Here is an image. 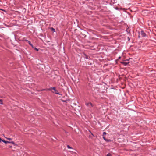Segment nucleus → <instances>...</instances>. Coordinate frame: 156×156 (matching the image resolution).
<instances>
[{"label":"nucleus","instance_id":"nucleus-8","mask_svg":"<svg viewBox=\"0 0 156 156\" xmlns=\"http://www.w3.org/2000/svg\"><path fill=\"white\" fill-rule=\"evenodd\" d=\"M67 147L69 149H73L72 147H71L69 145H67Z\"/></svg>","mask_w":156,"mask_h":156},{"label":"nucleus","instance_id":"nucleus-1","mask_svg":"<svg viewBox=\"0 0 156 156\" xmlns=\"http://www.w3.org/2000/svg\"><path fill=\"white\" fill-rule=\"evenodd\" d=\"M86 105L89 108V110L94 106V105L90 102L86 103Z\"/></svg>","mask_w":156,"mask_h":156},{"label":"nucleus","instance_id":"nucleus-17","mask_svg":"<svg viewBox=\"0 0 156 156\" xmlns=\"http://www.w3.org/2000/svg\"><path fill=\"white\" fill-rule=\"evenodd\" d=\"M51 89L50 88H49L48 89H44V90H51Z\"/></svg>","mask_w":156,"mask_h":156},{"label":"nucleus","instance_id":"nucleus-19","mask_svg":"<svg viewBox=\"0 0 156 156\" xmlns=\"http://www.w3.org/2000/svg\"><path fill=\"white\" fill-rule=\"evenodd\" d=\"M127 38H128V41H129L130 40V38H129V37H127Z\"/></svg>","mask_w":156,"mask_h":156},{"label":"nucleus","instance_id":"nucleus-14","mask_svg":"<svg viewBox=\"0 0 156 156\" xmlns=\"http://www.w3.org/2000/svg\"><path fill=\"white\" fill-rule=\"evenodd\" d=\"M129 58H127V59H126V60H125V61H127V62H129Z\"/></svg>","mask_w":156,"mask_h":156},{"label":"nucleus","instance_id":"nucleus-18","mask_svg":"<svg viewBox=\"0 0 156 156\" xmlns=\"http://www.w3.org/2000/svg\"><path fill=\"white\" fill-rule=\"evenodd\" d=\"M2 141H3V140L0 137V142H1V141L2 142Z\"/></svg>","mask_w":156,"mask_h":156},{"label":"nucleus","instance_id":"nucleus-21","mask_svg":"<svg viewBox=\"0 0 156 156\" xmlns=\"http://www.w3.org/2000/svg\"><path fill=\"white\" fill-rule=\"evenodd\" d=\"M92 135L94 136L93 134L92 133Z\"/></svg>","mask_w":156,"mask_h":156},{"label":"nucleus","instance_id":"nucleus-3","mask_svg":"<svg viewBox=\"0 0 156 156\" xmlns=\"http://www.w3.org/2000/svg\"><path fill=\"white\" fill-rule=\"evenodd\" d=\"M140 35L142 37H144L146 36V34L143 30L141 31Z\"/></svg>","mask_w":156,"mask_h":156},{"label":"nucleus","instance_id":"nucleus-2","mask_svg":"<svg viewBox=\"0 0 156 156\" xmlns=\"http://www.w3.org/2000/svg\"><path fill=\"white\" fill-rule=\"evenodd\" d=\"M51 88H52L55 91V94L62 95V94H60L58 92V91L55 88V87H51Z\"/></svg>","mask_w":156,"mask_h":156},{"label":"nucleus","instance_id":"nucleus-7","mask_svg":"<svg viewBox=\"0 0 156 156\" xmlns=\"http://www.w3.org/2000/svg\"><path fill=\"white\" fill-rule=\"evenodd\" d=\"M2 142L5 144L8 143H9V141H5V140H3V141H2Z\"/></svg>","mask_w":156,"mask_h":156},{"label":"nucleus","instance_id":"nucleus-13","mask_svg":"<svg viewBox=\"0 0 156 156\" xmlns=\"http://www.w3.org/2000/svg\"><path fill=\"white\" fill-rule=\"evenodd\" d=\"M103 136H104V135H105L106 134V133L105 132H103Z\"/></svg>","mask_w":156,"mask_h":156},{"label":"nucleus","instance_id":"nucleus-20","mask_svg":"<svg viewBox=\"0 0 156 156\" xmlns=\"http://www.w3.org/2000/svg\"><path fill=\"white\" fill-rule=\"evenodd\" d=\"M8 140H11V139L10 138H7Z\"/></svg>","mask_w":156,"mask_h":156},{"label":"nucleus","instance_id":"nucleus-4","mask_svg":"<svg viewBox=\"0 0 156 156\" xmlns=\"http://www.w3.org/2000/svg\"><path fill=\"white\" fill-rule=\"evenodd\" d=\"M25 41H27V42H28V44H29L31 46V47H32V48H34V46L31 43L30 41L27 40H25Z\"/></svg>","mask_w":156,"mask_h":156},{"label":"nucleus","instance_id":"nucleus-9","mask_svg":"<svg viewBox=\"0 0 156 156\" xmlns=\"http://www.w3.org/2000/svg\"><path fill=\"white\" fill-rule=\"evenodd\" d=\"M9 143H12V144H15L14 142L13 141H11V142H9Z\"/></svg>","mask_w":156,"mask_h":156},{"label":"nucleus","instance_id":"nucleus-22","mask_svg":"<svg viewBox=\"0 0 156 156\" xmlns=\"http://www.w3.org/2000/svg\"><path fill=\"white\" fill-rule=\"evenodd\" d=\"M62 101H63V102H65V101H63V100Z\"/></svg>","mask_w":156,"mask_h":156},{"label":"nucleus","instance_id":"nucleus-15","mask_svg":"<svg viewBox=\"0 0 156 156\" xmlns=\"http://www.w3.org/2000/svg\"><path fill=\"white\" fill-rule=\"evenodd\" d=\"M111 141V140H109V139H107V140H106L105 141H107V142H109L110 141Z\"/></svg>","mask_w":156,"mask_h":156},{"label":"nucleus","instance_id":"nucleus-5","mask_svg":"<svg viewBox=\"0 0 156 156\" xmlns=\"http://www.w3.org/2000/svg\"><path fill=\"white\" fill-rule=\"evenodd\" d=\"M129 63V62H126V61H123V62H121V63L122 64L124 65L125 66L127 65Z\"/></svg>","mask_w":156,"mask_h":156},{"label":"nucleus","instance_id":"nucleus-10","mask_svg":"<svg viewBox=\"0 0 156 156\" xmlns=\"http://www.w3.org/2000/svg\"><path fill=\"white\" fill-rule=\"evenodd\" d=\"M34 48V49L35 50H36V51H38L39 50V49H38V48Z\"/></svg>","mask_w":156,"mask_h":156},{"label":"nucleus","instance_id":"nucleus-16","mask_svg":"<svg viewBox=\"0 0 156 156\" xmlns=\"http://www.w3.org/2000/svg\"><path fill=\"white\" fill-rule=\"evenodd\" d=\"M106 156H111V154L109 153L107 155H106Z\"/></svg>","mask_w":156,"mask_h":156},{"label":"nucleus","instance_id":"nucleus-11","mask_svg":"<svg viewBox=\"0 0 156 156\" xmlns=\"http://www.w3.org/2000/svg\"><path fill=\"white\" fill-rule=\"evenodd\" d=\"M2 100L0 99V104H2Z\"/></svg>","mask_w":156,"mask_h":156},{"label":"nucleus","instance_id":"nucleus-12","mask_svg":"<svg viewBox=\"0 0 156 156\" xmlns=\"http://www.w3.org/2000/svg\"><path fill=\"white\" fill-rule=\"evenodd\" d=\"M103 139H104L105 140V141L106 140H107V139H106L105 138V136H103Z\"/></svg>","mask_w":156,"mask_h":156},{"label":"nucleus","instance_id":"nucleus-6","mask_svg":"<svg viewBox=\"0 0 156 156\" xmlns=\"http://www.w3.org/2000/svg\"><path fill=\"white\" fill-rule=\"evenodd\" d=\"M50 29L53 32H55V30L53 27H51L50 28Z\"/></svg>","mask_w":156,"mask_h":156}]
</instances>
